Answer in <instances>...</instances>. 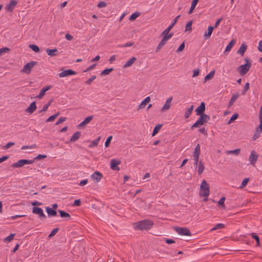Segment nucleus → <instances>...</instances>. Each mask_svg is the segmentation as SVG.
Returning a JSON list of instances; mask_svg holds the SVG:
<instances>
[{
    "label": "nucleus",
    "instance_id": "4be33fe9",
    "mask_svg": "<svg viewBox=\"0 0 262 262\" xmlns=\"http://www.w3.org/2000/svg\"><path fill=\"white\" fill-rule=\"evenodd\" d=\"M81 135V132L77 131L75 133L70 139V142H75L76 141L79 139Z\"/></svg>",
    "mask_w": 262,
    "mask_h": 262
},
{
    "label": "nucleus",
    "instance_id": "603ef678",
    "mask_svg": "<svg viewBox=\"0 0 262 262\" xmlns=\"http://www.w3.org/2000/svg\"><path fill=\"white\" fill-rule=\"evenodd\" d=\"M112 138H113L112 136H110L108 137V138L106 139V140L105 142V143H104V145L106 147H107L109 146Z\"/></svg>",
    "mask_w": 262,
    "mask_h": 262
},
{
    "label": "nucleus",
    "instance_id": "4468645a",
    "mask_svg": "<svg viewBox=\"0 0 262 262\" xmlns=\"http://www.w3.org/2000/svg\"><path fill=\"white\" fill-rule=\"evenodd\" d=\"M102 178V174L99 171H96L91 176V178L95 183L99 182Z\"/></svg>",
    "mask_w": 262,
    "mask_h": 262
},
{
    "label": "nucleus",
    "instance_id": "bf43d9fd",
    "mask_svg": "<svg viewBox=\"0 0 262 262\" xmlns=\"http://www.w3.org/2000/svg\"><path fill=\"white\" fill-rule=\"evenodd\" d=\"M14 145H15L14 142H8L6 145L4 146V148L5 149H8L12 146H13Z\"/></svg>",
    "mask_w": 262,
    "mask_h": 262
},
{
    "label": "nucleus",
    "instance_id": "de8ad7c7",
    "mask_svg": "<svg viewBox=\"0 0 262 262\" xmlns=\"http://www.w3.org/2000/svg\"><path fill=\"white\" fill-rule=\"evenodd\" d=\"M249 89V82H247L245 84L244 89L242 92V94L243 95H245L246 93Z\"/></svg>",
    "mask_w": 262,
    "mask_h": 262
},
{
    "label": "nucleus",
    "instance_id": "c9c22d12",
    "mask_svg": "<svg viewBox=\"0 0 262 262\" xmlns=\"http://www.w3.org/2000/svg\"><path fill=\"white\" fill-rule=\"evenodd\" d=\"M59 114H60V113L59 112H58L54 115L51 116L46 120V122H48L53 121L54 119H55L59 115Z\"/></svg>",
    "mask_w": 262,
    "mask_h": 262
},
{
    "label": "nucleus",
    "instance_id": "0e129e2a",
    "mask_svg": "<svg viewBox=\"0 0 262 262\" xmlns=\"http://www.w3.org/2000/svg\"><path fill=\"white\" fill-rule=\"evenodd\" d=\"M81 205V201L80 199L75 200L73 203L74 206H79Z\"/></svg>",
    "mask_w": 262,
    "mask_h": 262
},
{
    "label": "nucleus",
    "instance_id": "c03bdc74",
    "mask_svg": "<svg viewBox=\"0 0 262 262\" xmlns=\"http://www.w3.org/2000/svg\"><path fill=\"white\" fill-rule=\"evenodd\" d=\"M249 181V179L248 178H245L243 180V181L242 182V184H241V186H239V188L240 189H242V188H243L244 187H245L247 185V184L248 183Z\"/></svg>",
    "mask_w": 262,
    "mask_h": 262
},
{
    "label": "nucleus",
    "instance_id": "4d7b16f0",
    "mask_svg": "<svg viewBox=\"0 0 262 262\" xmlns=\"http://www.w3.org/2000/svg\"><path fill=\"white\" fill-rule=\"evenodd\" d=\"M66 120H67V118H66V117H60L58 119V120L56 122L55 125H57L62 123L63 122L65 121Z\"/></svg>",
    "mask_w": 262,
    "mask_h": 262
},
{
    "label": "nucleus",
    "instance_id": "e2e57ef3",
    "mask_svg": "<svg viewBox=\"0 0 262 262\" xmlns=\"http://www.w3.org/2000/svg\"><path fill=\"white\" fill-rule=\"evenodd\" d=\"M164 240L167 244L175 243V241L172 239L164 238Z\"/></svg>",
    "mask_w": 262,
    "mask_h": 262
},
{
    "label": "nucleus",
    "instance_id": "412c9836",
    "mask_svg": "<svg viewBox=\"0 0 262 262\" xmlns=\"http://www.w3.org/2000/svg\"><path fill=\"white\" fill-rule=\"evenodd\" d=\"M214 29V27H212V26L208 27L207 31L205 32L204 35V37L205 39L210 38Z\"/></svg>",
    "mask_w": 262,
    "mask_h": 262
},
{
    "label": "nucleus",
    "instance_id": "2f4dec72",
    "mask_svg": "<svg viewBox=\"0 0 262 262\" xmlns=\"http://www.w3.org/2000/svg\"><path fill=\"white\" fill-rule=\"evenodd\" d=\"M214 74H215L214 70L211 71L209 74L206 75V76L205 77V78H204L205 81L206 82V81L212 79L214 77Z\"/></svg>",
    "mask_w": 262,
    "mask_h": 262
},
{
    "label": "nucleus",
    "instance_id": "864d4df0",
    "mask_svg": "<svg viewBox=\"0 0 262 262\" xmlns=\"http://www.w3.org/2000/svg\"><path fill=\"white\" fill-rule=\"evenodd\" d=\"M47 157L46 155H39L36 157H35L33 160H40L41 159H45Z\"/></svg>",
    "mask_w": 262,
    "mask_h": 262
},
{
    "label": "nucleus",
    "instance_id": "8fccbe9b",
    "mask_svg": "<svg viewBox=\"0 0 262 262\" xmlns=\"http://www.w3.org/2000/svg\"><path fill=\"white\" fill-rule=\"evenodd\" d=\"M14 235L15 234H11L5 238L4 241L6 242H11L13 239Z\"/></svg>",
    "mask_w": 262,
    "mask_h": 262
},
{
    "label": "nucleus",
    "instance_id": "a18cd8bd",
    "mask_svg": "<svg viewBox=\"0 0 262 262\" xmlns=\"http://www.w3.org/2000/svg\"><path fill=\"white\" fill-rule=\"evenodd\" d=\"M192 21H189L186 25L185 31H190L192 30Z\"/></svg>",
    "mask_w": 262,
    "mask_h": 262
},
{
    "label": "nucleus",
    "instance_id": "7ed1b4c3",
    "mask_svg": "<svg viewBox=\"0 0 262 262\" xmlns=\"http://www.w3.org/2000/svg\"><path fill=\"white\" fill-rule=\"evenodd\" d=\"M200 116V117L197 121L191 126V129H193L194 128L199 127L200 125H204L210 119L209 116L206 114H203Z\"/></svg>",
    "mask_w": 262,
    "mask_h": 262
},
{
    "label": "nucleus",
    "instance_id": "dca6fc26",
    "mask_svg": "<svg viewBox=\"0 0 262 262\" xmlns=\"http://www.w3.org/2000/svg\"><path fill=\"white\" fill-rule=\"evenodd\" d=\"M93 118V116H89L86 117L84 120L81 122L78 125V128H83L85 126L88 124Z\"/></svg>",
    "mask_w": 262,
    "mask_h": 262
},
{
    "label": "nucleus",
    "instance_id": "a211bd4d",
    "mask_svg": "<svg viewBox=\"0 0 262 262\" xmlns=\"http://www.w3.org/2000/svg\"><path fill=\"white\" fill-rule=\"evenodd\" d=\"M181 15H179L172 20V23L169 26V27L166 28L165 30H164V33L166 34V33H169L171 29L173 27L175 24L177 23L178 19L180 17Z\"/></svg>",
    "mask_w": 262,
    "mask_h": 262
},
{
    "label": "nucleus",
    "instance_id": "680f3d73",
    "mask_svg": "<svg viewBox=\"0 0 262 262\" xmlns=\"http://www.w3.org/2000/svg\"><path fill=\"white\" fill-rule=\"evenodd\" d=\"M193 156V160L194 161V165L197 166L198 163H199V156Z\"/></svg>",
    "mask_w": 262,
    "mask_h": 262
},
{
    "label": "nucleus",
    "instance_id": "9d476101",
    "mask_svg": "<svg viewBox=\"0 0 262 262\" xmlns=\"http://www.w3.org/2000/svg\"><path fill=\"white\" fill-rule=\"evenodd\" d=\"M61 70L62 71L61 72L58 74L59 77H64L76 74V72L71 69H68L66 70L61 69Z\"/></svg>",
    "mask_w": 262,
    "mask_h": 262
},
{
    "label": "nucleus",
    "instance_id": "473e14b6",
    "mask_svg": "<svg viewBox=\"0 0 262 262\" xmlns=\"http://www.w3.org/2000/svg\"><path fill=\"white\" fill-rule=\"evenodd\" d=\"M100 138H101V137L99 136L96 139H95L94 141H93L91 142V143L89 145V148H93V147L97 146Z\"/></svg>",
    "mask_w": 262,
    "mask_h": 262
},
{
    "label": "nucleus",
    "instance_id": "ddd939ff",
    "mask_svg": "<svg viewBox=\"0 0 262 262\" xmlns=\"http://www.w3.org/2000/svg\"><path fill=\"white\" fill-rule=\"evenodd\" d=\"M120 163L121 161L120 160H117L115 159H112L110 163L111 168L114 170L119 171L120 170V168L118 165Z\"/></svg>",
    "mask_w": 262,
    "mask_h": 262
},
{
    "label": "nucleus",
    "instance_id": "37998d69",
    "mask_svg": "<svg viewBox=\"0 0 262 262\" xmlns=\"http://www.w3.org/2000/svg\"><path fill=\"white\" fill-rule=\"evenodd\" d=\"M200 154V146L198 144L196 146V147H195V148L194 149V150L193 153V156H199Z\"/></svg>",
    "mask_w": 262,
    "mask_h": 262
},
{
    "label": "nucleus",
    "instance_id": "cd10ccee",
    "mask_svg": "<svg viewBox=\"0 0 262 262\" xmlns=\"http://www.w3.org/2000/svg\"><path fill=\"white\" fill-rule=\"evenodd\" d=\"M137 58L135 57H133L130 59H129L123 66V68H126L127 67H130L134 62L136 60Z\"/></svg>",
    "mask_w": 262,
    "mask_h": 262
},
{
    "label": "nucleus",
    "instance_id": "49530a36",
    "mask_svg": "<svg viewBox=\"0 0 262 262\" xmlns=\"http://www.w3.org/2000/svg\"><path fill=\"white\" fill-rule=\"evenodd\" d=\"M225 201V197L223 196L222 197L218 202V204L222 207V208H225V204L224 202Z\"/></svg>",
    "mask_w": 262,
    "mask_h": 262
},
{
    "label": "nucleus",
    "instance_id": "13d9d810",
    "mask_svg": "<svg viewBox=\"0 0 262 262\" xmlns=\"http://www.w3.org/2000/svg\"><path fill=\"white\" fill-rule=\"evenodd\" d=\"M241 149L239 148L235 149L232 150H229L228 151V154H232L235 155H238L240 152Z\"/></svg>",
    "mask_w": 262,
    "mask_h": 262
},
{
    "label": "nucleus",
    "instance_id": "052dcab7",
    "mask_svg": "<svg viewBox=\"0 0 262 262\" xmlns=\"http://www.w3.org/2000/svg\"><path fill=\"white\" fill-rule=\"evenodd\" d=\"M52 101V100H50L48 103L45 104L43 106V108L42 109V111H45V112L47 111L48 108V107H49V106L50 105Z\"/></svg>",
    "mask_w": 262,
    "mask_h": 262
},
{
    "label": "nucleus",
    "instance_id": "6ab92c4d",
    "mask_svg": "<svg viewBox=\"0 0 262 262\" xmlns=\"http://www.w3.org/2000/svg\"><path fill=\"white\" fill-rule=\"evenodd\" d=\"M37 108L36 102H32L28 107L26 109V112L30 114H32Z\"/></svg>",
    "mask_w": 262,
    "mask_h": 262
},
{
    "label": "nucleus",
    "instance_id": "f257e3e1",
    "mask_svg": "<svg viewBox=\"0 0 262 262\" xmlns=\"http://www.w3.org/2000/svg\"><path fill=\"white\" fill-rule=\"evenodd\" d=\"M153 225L152 221L145 219L134 223L133 227L136 230H148L152 228Z\"/></svg>",
    "mask_w": 262,
    "mask_h": 262
},
{
    "label": "nucleus",
    "instance_id": "4c0bfd02",
    "mask_svg": "<svg viewBox=\"0 0 262 262\" xmlns=\"http://www.w3.org/2000/svg\"><path fill=\"white\" fill-rule=\"evenodd\" d=\"M114 70L113 68L105 69L100 73V75H106L109 74Z\"/></svg>",
    "mask_w": 262,
    "mask_h": 262
},
{
    "label": "nucleus",
    "instance_id": "6e6d98bb",
    "mask_svg": "<svg viewBox=\"0 0 262 262\" xmlns=\"http://www.w3.org/2000/svg\"><path fill=\"white\" fill-rule=\"evenodd\" d=\"M259 125L256 128L255 131L256 132L261 133L262 132V121H259Z\"/></svg>",
    "mask_w": 262,
    "mask_h": 262
},
{
    "label": "nucleus",
    "instance_id": "423d86ee",
    "mask_svg": "<svg viewBox=\"0 0 262 262\" xmlns=\"http://www.w3.org/2000/svg\"><path fill=\"white\" fill-rule=\"evenodd\" d=\"M34 162V160L21 159L13 163L12 166L14 168H18L25 164H32Z\"/></svg>",
    "mask_w": 262,
    "mask_h": 262
},
{
    "label": "nucleus",
    "instance_id": "c85d7f7f",
    "mask_svg": "<svg viewBox=\"0 0 262 262\" xmlns=\"http://www.w3.org/2000/svg\"><path fill=\"white\" fill-rule=\"evenodd\" d=\"M238 97H239L238 94H237V93L233 94L232 95V97L229 102L228 107H230V106H231L234 103L235 101L238 98Z\"/></svg>",
    "mask_w": 262,
    "mask_h": 262
},
{
    "label": "nucleus",
    "instance_id": "a19ab883",
    "mask_svg": "<svg viewBox=\"0 0 262 262\" xmlns=\"http://www.w3.org/2000/svg\"><path fill=\"white\" fill-rule=\"evenodd\" d=\"M238 117V115L237 113L234 114L232 115L230 119L228 122V124H230L232 122H233L235 120H236Z\"/></svg>",
    "mask_w": 262,
    "mask_h": 262
},
{
    "label": "nucleus",
    "instance_id": "6e6552de",
    "mask_svg": "<svg viewBox=\"0 0 262 262\" xmlns=\"http://www.w3.org/2000/svg\"><path fill=\"white\" fill-rule=\"evenodd\" d=\"M36 64L37 62L34 61H32L30 62L27 63L24 66L23 69L21 70V72L25 73L26 74L30 73L31 69Z\"/></svg>",
    "mask_w": 262,
    "mask_h": 262
},
{
    "label": "nucleus",
    "instance_id": "7c9ffc66",
    "mask_svg": "<svg viewBox=\"0 0 262 262\" xmlns=\"http://www.w3.org/2000/svg\"><path fill=\"white\" fill-rule=\"evenodd\" d=\"M193 109V105H191L189 108L187 109L185 113L184 117L186 119L188 118L191 115L192 111Z\"/></svg>",
    "mask_w": 262,
    "mask_h": 262
},
{
    "label": "nucleus",
    "instance_id": "0eeeda50",
    "mask_svg": "<svg viewBox=\"0 0 262 262\" xmlns=\"http://www.w3.org/2000/svg\"><path fill=\"white\" fill-rule=\"evenodd\" d=\"M174 229L179 234L181 235L191 236V233L187 228L174 227Z\"/></svg>",
    "mask_w": 262,
    "mask_h": 262
},
{
    "label": "nucleus",
    "instance_id": "aec40b11",
    "mask_svg": "<svg viewBox=\"0 0 262 262\" xmlns=\"http://www.w3.org/2000/svg\"><path fill=\"white\" fill-rule=\"evenodd\" d=\"M51 88V86L48 85L47 86L44 87L39 92V95H37L36 97L38 99H41L44 95H45V93L47 91L49 90Z\"/></svg>",
    "mask_w": 262,
    "mask_h": 262
},
{
    "label": "nucleus",
    "instance_id": "58836bf2",
    "mask_svg": "<svg viewBox=\"0 0 262 262\" xmlns=\"http://www.w3.org/2000/svg\"><path fill=\"white\" fill-rule=\"evenodd\" d=\"M140 15V13L138 12H136L133 13L129 17V20L133 21L135 20Z\"/></svg>",
    "mask_w": 262,
    "mask_h": 262
},
{
    "label": "nucleus",
    "instance_id": "f3484780",
    "mask_svg": "<svg viewBox=\"0 0 262 262\" xmlns=\"http://www.w3.org/2000/svg\"><path fill=\"white\" fill-rule=\"evenodd\" d=\"M172 100V97H170L168 98L166 101L163 106L162 107L161 111L162 112H164L165 111L168 110L170 107V104Z\"/></svg>",
    "mask_w": 262,
    "mask_h": 262
},
{
    "label": "nucleus",
    "instance_id": "9b49d317",
    "mask_svg": "<svg viewBox=\"0 0 262 262\" xmlns=\"http://www.w3.org/2000/svg\"><path fill=\"white\" fill-rule=\"evenodd\" d=\"M258 158V155L256 154V152L254 150H252L251 152V154L249 157V161L250 162V164L253 166L255 165L257 159Z\"/></svg>",
    "mask_w": 262,
    "mask_h": 262
},
{
    "label": "nucleus",
    "instance_id": "2eb2a0df",
    "mask_svg": "<svg viewBox=\"0 0 262 262\" xmlns=\"http://www.w3.org/2000/svg\"><path fill=\"white\" fill-rule=\"evenodd\" d=\"M205 111V103L204 102H202L200 105L195 109V112L196 115H201L205 114L204 112Z\"/></svg>",
    "mask_w": 262,
    "mask_h": 262
},
{
    "label": "nucleus",
    "instance_id": "ea45409f",
    "mask_svg": "<svg viewBox=\"0 0 262 262\" xmlns=\"http://www.w3.org/2000/svg\"><path fill=\"white\" fill-rule=\"evenodd\" d=\"M29 47L30 49H31L33 51H34L36 53H38L39 52V47L35 45L30 44Z\"/></svg>",
    "mask_w": 262,
    "mask_h": 262
},
{
    "label": "nucleus",
    "instance_id": "f8f14e48",
    "mask_svg": "<svg viewBox=\"0 0 262 262\" xmlns=\"http://www.w3.org/2000/svg\"><path fill=\"white\" fill-rule=\"evenodd\" d=\"M18 2L16 0H10L9 4L5 7V9L9 12H12L15 6L17 4Z\"/></svg>",
    "mask_w": 262,
    "mask_h": 262
},
{
    "label": "nucleus",
    "instance_id": "f03ea898",
    "mask_svg": "<svg viewBox=\"0 0 262 262\" xmlns=\"http://www.w3.org/2000/svg\"><path fill=\"white\" fill-rule=\"evenodd\" d=\"M200 195L204 196V201L206 202L208 200V196L209 195V187L206 181L204 180L202 181L200 186Z\"/></svg>",
    "mask_w": 262,
    "mask_h": 262
},
{
    "label": "nucleus",
    "instance_id": "bb28decb",
    "mask_svg": "<svg viewBox=\"0 0 262 262\" xmlns=\"http://www.w3.org/2000/svg\"><path fill=\"white\" fill-rule=\"evenodd\" d=\"M247 48V45L245 43H242L239 50L237 51V53L239 54L242 56H244Z\"/></svg>",
    "mask_w": 262,
    "mask_h": 262
},
{
    "label": "nucleus",
    "instance_id": "39448f33",
    "mask_svg": "<svg viewBox=\"0 0 262 262\" xmlns=\"http://www.w3.org/2000/svg\"><path fill=\"white\" fill-rule=\"evenodd\" d=\"M245 60L246 64H242L238 67L240 74L242 76L245 75L248 72L251 66V62L249 61L248 58H245Z\"/></svg>",
    "mask_w": 262,
    "mask_h": 262
},
{
    "label": "nucleus",
    "instance_id": "69168bd1",
    "mask_svg": "<svg viewBox=\"0 0 262 262\" xmlns=\"http://www.w3.org/2000/svg\"><path fill=\"white\" fill-rule=\"evenodd\" d=\"M106 6V4L104 2H100L97 5V7L98 8H103Z\"/></svg>",
    "mask_w": 262,
    "mask_h": 262
},
{
    "label": "nucleus",
    "instance_id": "3c124183",
    "mask_svg": "<svg viewBox=\"0 0 262 262\" xmlns=\"http://www.w3.org/2000/svg\"><path fill=\"white\" fill-rule=\"evenodd\" d=\"M96 78V76L95 75L92 76L91 78H90L89 79H88L86 81H85V83L86 84L90 85L91 84L92 82L95 80Z\"/></svg>",
    "mask_w": 262,
    "mask_h": 262
},
{
    "label": "nucleus",
    "instance_id": "5fc2aeb1",
    "mask_svg": "<svg viewBox=\"0 0 262 262\" xmlns=\"http://www.w3.org/2000/svg\"><path fill=\"white\" fill-rule=\"evenodd\" d=\"M184 48H185V42L183 41L180 45L179 47L178 48V49H177L176 52H178V53L184 50Z\"/></svg>",
    "mask_w": 262,
    "mask_h": 262
},
{
    "label": "nucleus",
    "instance_id": "a878e982",
    "mask_svg": "<svg viewBox=\"0 0 262 262\" xmlns=\"http://www.w3.org/2000/svg\"><path fill=\"white\" fill-rule=\"evenodd\" d=\"M46 52L49 56L52 57L57 55L58 50L56 48L53 49H47Z\"/></svg>",
    "mask_w": 262,
    "mask_h": 262
},
{
    "label": "nucleus",
    "instance_id": "774afa93",
    "mask_svg": "<svg viewBox=\"0 0 262 262\" xmlns=\"http://www.w3.org/2000/svg\"><path fill=\"white\" fill-rule=\"evenodd\" d=\"M96 66V63H94L93 64L91 65L89 67H88L86 70H84L83 72H87L92 70L93 68H94Z\"/></svg>",
    "mask_w": 262,
    "mask_h": 262
},
{
    "label": "nucleus",
    "instance_id": "338daca9",
    "mask_svg": "<svg viewBox=\"0 0 262 262\" xmlns=\"http://www.w3.org/2000/svg\"><path fill=\"white\" fill-rule=\"evenodd\" d=\"M193 73L192 77H195L199 75L200 71L199 69H194L193 71Z\"/></svg>",
    "mask_w": 262,
    "mask_h": 262
},
{
    "label": "nucleus",
    "instance_id": "09e8293b",
    "mask_svg": "<svg viewBox=\"0 0 262 262\" xmlns=\"http://www.w3.org/2000/svg\"><path fill=\"white\" fill-rule=\"evenodd\" d=\"M58 230H59L58 228H55L53 230H52L51 232L49 235L48 237L51 238L52 236H54L56 234V233L58 231Z\"/></svg>",
    "mask_w": 262,
    "mask_h": 262
},
{
    "label": "nucleus",
    "instance_id": "c756f323",
    "mask_svg": "<svg viewBox=\"0 0 262 262\" xmlns=\"http://www.w3.org/2000/svg\"><path fill=\"white\" fill-rule=\"evenodd\" d=\"M235 43V40L234 39H232L226 46L225 52H229L231 50V48L233 47Z\"/></svg>",
    "mask_w": 262,
    "mask_h": 262
},
{
    "label": "nucleus",
    "instance_id": "f704fd0d",
    "mask_svg": "<svg viewBox=\"0 0 262 262\" xmlns=\"http://www.w3.org/2000/svg\"><path fill=\"white\" fill-rule=\"evenodd\" d=\"M162 126V124H158L154 128L152 133V136H155L160 130Z\"/></svg>",
    "mask_w": 262,
    "mask_h": 262
},
{
    "label": "nucleus",
    "instance_id": "1a4fd4ad",
    "mask_svg": "<svg viewBox=\"0 0 262 262\" xmlns=\"http://www.w3.org/2000/svg\"><path fill=\"white\" fill-rule=\"evenodd\" d=\"M32 213L38 215L40 219L42 220L46 217L45 214L43 213V210L38 207H34L32 208Z\"/></svg>",
    "mask_w": 262,
    "mask_h": 262
},
{
    "label": "nucleus",
    "instance_id": "5701e85b",
    "mask_svg": "<svg viewBox=\"0 0 262 262\" xmlns=\"http://www.w3.org/2000/svg\"><path fill=\"white\" fill-rule=\"evenodd\" d=\"M150 101V97H147L145 98L139 105L138 110H140L145 107V106L147 105L148 103H149Z\"/></svg>",
    "mask_w": 262,
    "mask_h": 262
},
{
    "label": "nucleus",
    "instance_id": "393cba45",
    "mask_svg": "<svg viewBox=\"0 0 262 262\" xmlns=\"http://www.w3.org/2000/svg\"><path fill=\"white\" fill-rule=\"evenodd\" d=\"M46 210L49 216H55L57 215V212L53 209L49 207H46Z\"/></svg>",
    "mask_w": 262,
    "mask_h": 262
},
{
    "label": "nucleus",
    "instance_id": "b1692460",
    "mask_svg": "<svg viewBox=\"0 0 262 262\" xmlns=\"http://www.w3.org/2000/svg\"><path fill=\"white\" fill-rule=\"evenodd\" d=\"M58 212L59 213L61 217H65L66 221H69L71 220V215L69 213L65 212L63 210H59Z\"/></svg>",
    "mask_w": 262,
    "mask_h": 262
},
{
    "label": "nucleus",
    "instance_id": "e433bc0d",
    "mask_svg": "<svg viewBox=\"0 0 262 262\" xmlns=\"http://www.w3.org/2000/svg\"><path fill=\"white\" fill-rule=\"evenodd\" d=\"M225 227V225L222 223L217 224L213 228L210 229V231H214L216 230L222 229Z\"/></svg>",
    "mask_w": 262,
    "mask_h": 262
},
{
    "label": "nucleus",
    "instance_id": "72a5a7b5",
    "mask_svg": "<svg viewBox=\"0 0 262 262\" xmlns=\"http://www.w3.org/2000/svg\"><path fill=\"white\" fill-rule=\"evenodd\" d=\"M204 170V166L202 162V161L201 160L199 161V167H198V173L199 174H201L202 172H203Z\"/></svg>",
    "mask_w": 262,
    "mask_h": 262
},
{
    "label": "nucleus",
    "instance_id": "20e7f679",
    "mask_svg": "<svg viewBox=\"0 0 262 262\" xmlns=\"http://www.w3.org/2000/svg\"><path fill=\"white\" fill-rule=\"evenodd\" d=\"M164 31L161 33V36H163V37L162 39V40L159 42V45H158L156 52H158L159 51V50L161 49V48L163 47V46L166 43V42L168 41V40L170 38H171L173 36V33H170L169 34V33H166V34H163Z\"/></svg>",
    "mask_w": 262,
    "mask_h": 262
},
{
    "label": "nucleus",
    "instance_id": "79ce46f5",
    "mask_svg": "<svg viewBox=\"0 0 262 262\" xmlns=\"http://www.w3.org/2000/svg\"><path fill=\"white\" fill-rule=\"evenodd\" d=\"M10 51V49L7 47H4L0 49V56L6 53H8Z\"/></svg>",
    "mask_w": 262,
    "mask_h": 262
}]
</instances>
